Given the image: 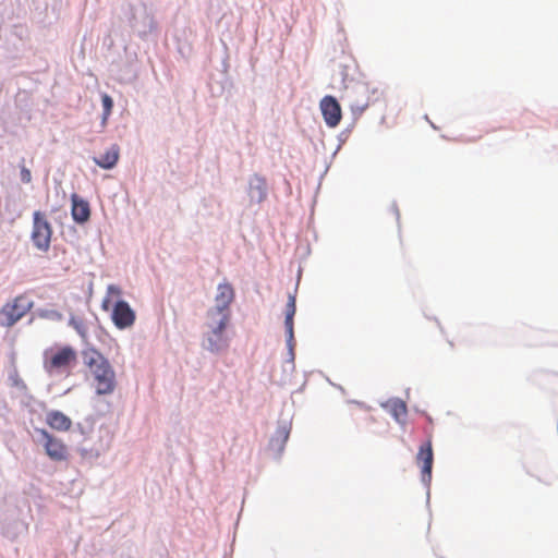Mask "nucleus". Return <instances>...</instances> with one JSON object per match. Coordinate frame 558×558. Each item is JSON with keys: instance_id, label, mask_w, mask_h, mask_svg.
<instances>
[{"instance_id": "1", "label": "nucleus", "mask_w": 558, "mask_h": 558, "mask_svg": "<svg viewBox=\"0 0 558 558\" xmlns=\"http://www.w3.org/2000/svg\"><path fill=\"white\" fill-rule=\"evenodd\" d=\"M126 14L133 34L142 40H149L157 36L158 23L144 2L130 4Z\"/></svg>"}, {"instance_id": "2", "label": "nucleus", "mask_w": 558, "mask_h": 558, "mask_svg": "<svg viewBox=\"0 0 558 558\" xmlns=\"http://www.w3.org/2000/svg\"><path fill=\"white\" fill-rule=\"evenodd\" d=\"M36 437L34 440L44 447L47 457L54 462H62L68 459V448L65 444L48 432L46 428L35 427Z\"/></svg>"}, {"instance_id": "3", "label": "nucleus", "mask_w": 558, "mask_h": 558, "mask_svg": "<svg viewBox=\"0 0 558 558\" xmlns=\"http://www.w3.org/2000/svg\"><path fill=\"white\" fill-rule=\"evenodd\" d=\"M416 462L421 469V482L426 489V505L429 507L433 477L434 451L432 439L427 438L418 448Z\"/></svg>"}, {"instance_id": "4", "label": "nucleus", "mask_w": 558, "mask_h": 558, "mask_svg": "<svg viewBox=\"0 0 558 558\" xmlns=\"http://www.w3.org/2000/svg\"><path fill=\"white\" fill-rule=\"evenodd\" d=\"M51 236L52 227L45 214L39 210L34 211L33 230L31 233L33 245L41 252H47L50 247Z\"/></svg>"}, {"instance_id": "5", "label": "nucleus", "mask_w": 558, "mask_h": 558, "mask_svg": "<svg viewBox=\"0 0 558 558\" xmlns=\"http://www.w3.org/2000/svg\"><path fill=\"white\" fill-rule=\"evenodd\" d=\"M92 372L97 381L96 395L105 396L113 392L116 388V375L107 357L101 356V361L92 368Z\"/></svg>"}, {"instance_id": "6", "label": "nucleus", "mask_w": 558, "mask_h": 558, "mask_svg": "<svg viewBox=\"0 0 558 558\" xmlns=\"http://www.w3.org/2000/svg\"><path fill=\"white\" fill-rule=\"evenodd\" d=\"M34 305L29 296L25 294L17 295L11 303H7L1 314L5 316L3 326L12 327L15 325Z\"/></svg>"}, {"instance_id": "7", "label": "nucleus", "mask_w": 558, "mask_h": 558, "mask_svg": "<svg viewBox=\"0 0 558 558\" xmlns=\"http://www.w3.org/2000/svg\"><path fill=\"white\" fill-rule=\"evenodd\" d=\"M135 319V311L129 302L121 298L117 299L111 306V320L113 325L120 330H125L134 325Z\"/></svg>"}, {"instance_id": "8", "label": "nucleus", "mask_w": 558, "mask_h": 558, "mask_svg": "<svg viewBox=\"0 0 558 558\" xmlns=\"http://www.w3.org/2000/svg\"><path fill=\"white\" fill-rule=\"evenodd\" d=\"M77 360V353L75 349L65 344L58 349L49 359L47 352H45V368L47 372H52L61 368H65Z\"/></svg>"}, {"instance_id": "9", "label": "nucleus", "mask_w": 558, "mask_h": 558, "mask_svg": "<svg viewBox=\"0 0 558 558\" xmlns=\"http://www.w3.org/2000/svg\"><path fill=\"white\" fill-rule=\"evenodd\" d=\"M292 423L290 420L280 418L277 422V428L269 438L268 449L274 452V458L279 460L284 451L286 444L289 440Z\"/></svg>"}, {"instance_id": "10", "label": "nucleus", "mask_w": 558, "mask_h": 558, "mask_svg": "<svg viewBox=\"0 0 558 558\" xmlns=\"http://www.w3.org/2000/svg\"><path fill=\"white\" fill-rule=\"evenodd\" d=\"M235 296L234 289L228 281L220 282L217 287V294L215 298V306L207 311L208 318H216L217 314L222 312L231 313L230 305Z\"/></svg>"}, {"instance_id": "11", "label": "nucleus", "mask_w": 558, "mask_h": 558, "mask_svg": "<svg viewBox=\"0 0 558 558\" xmlns=\"http://www.w3.org/2000/svg\"><path fill=\"white\" fill-rule=\"evenodd\" d=\"M319 109L323 119L329 129H335L340 124L342 119V108L335 96H324L319 101Z\"/></svg>"}, {"instance_id": "12", "label": "nucleus", "mask_w": 558, "mask_h": 558, "mask_svg": "<svg viewBox=\"0 0 558 558\" xmlns=\"http://www.w3.org/2000/svg\"><path fill=\"white\" fill-rule=\"evenodd\" d=\"M28 530V522L15 511L7 513L0 520V533L8 539L14 541Z\"/></svg>"}, {"instance_id": "13", "label": "nucleus", "mask_w": 558, "mask_h": 558, "mask_svg": "<svg viewBox=\"0 0 558 558\" xmlns=\"http://www.w3.org/2000/svg\"><path fill=\"white\" fill-rule=\"evenodd\" d=\"M247 196L251 204H262L268 197V182L264 175L253 173L247 181Z\"/></svg>"}, {"instance_id": "14", "label": "nucleus", "mask_w": 558, "mask_h": 558, "mask_svg": "<svg viewBox=\"0 0 558 558\" xmlns=\"http://www.w3.org/2000/svg\"><path fill=\"white\" fill-rule=\"evenodd\" d=\"M70 201L72 220L78 226H84L90 220L92 209L89 202L77 193H72Z\"/></svg>"}, {"instance_id": "15", "label": "nucleus", "mask_w": 558, "mask_h": 558, "mask_svg": "<svg viewBox=\"0 0 558 558\" xmlns=\"http://www.w3.org/2000/svg\"><path fill=\"white\" fill-rule=\"evenodd\" d=\"M380 407L388 411L391 417L401 426L407 423L408 405L405 401L398 397L389 398L380 403Z\"/></svg>"}, {"instance_id": "16", "label": "nucleus", "mask_w": 558, "mask_h": 558, "mask_svg": "<svg viewBox=\"0 0 558 558\" xmlns=\"http://www.w3.org/2000/svg\"><path fill=\"white\" fill-rule=\"evenodd\" d=\"M120 158V147L118 144H112L104 154L93 157V161L104 170H112Z\"/></svg>"}, {"instance_id": "17", "label": "nucleus", "mask_w": 558, "mask_h": 558, "mask_svg": "<svg viewBox=\"0 0 558 558\" xmlns=\"http://www.w3.org/2000/svg\"><path fill=\"white\" fill-rule=\"evenodd\" d=\"M46 423L54 430L66 432L72 427V420L60 410H51L46 414Z\"/></svg>"}, {"instance_id": "18", "label": "nucleus", "mask_w": 558, "mask_h": 558, "mask_svg": "<svg viewBox=\"0 0 558 558\" xmlns=\"http://www.w3.org/2000/svg\"><path fill=\"white\" fill-rule=\"evenodd\" d=\"M209 319L211 320L209 324L211 333L216 337H221L229 325L231 313L222 312L221 314H217L216 318Z\"/></svg>"}, {"instance_id": "19", "label": "nucleus", "mask_w": 558, "mask_h": 558, "mask_svg": "<svg viewBox=\"0 0 558 558\" xmlns=\"http://www.w3.org/2000/svg\"><path fill=\"white\" fill-rule=\"evenodd\" d=\"M84 350L82 351L83 361L86 366L90 369L98 365L97 360L101 361V352L97 350L94 345H92L88 341L83 342Z\"/></svg>"}, {"instance_id": "20", "label": "nucleus", "mask_w": 558, "mask_h": 558, "mask_svg": "<svg viewBox=\"0 0 558 558\" xmlns=\"http://www.w3.org/2000/svg\"><path fill=\"white\" fill-rule=\"evenodd\" d=\"M296 313V296L289 293L284 310V327L294 326V316Z\"/></svg>"}, {"instance_id": "21", "label": "nucleus", "mask_w": 558, "mask_h": 558, "mask_svg": "<svg viewBox=\"0 0 558 558\" xmlns=\"http://www.w3.org/2000/svg\"><path fill=\"white\" fill-rule=\"evenodd\" d=\"M69 325L75 329L83 342L87 341V328L82 318L71 314L69 317Z\"/></svg>"}, {"instance_id": "22", "label": "nucleus", "mask_w": 558, "mask_h": 558, "mask_svg": "<svg viewBox=\"0 0 558 558\" xmlns=\"http://www.w3.org/2000/svg\"><path fill=\"white\" fill-rule=\"evenodd\" d=\"M220 338L213 333L208 335L204 340V348L211 353H218L222 349Z\"/></svg>"}, {"instance_id": "23", "label": "nucleus", "mask_w": 558, "mask_h": 558, "mask_svg": "<svg viewBox=\"0 0 558 558\" xmlns=\"http://www.w3.org/2000/svg\"><path fill=\"white\" fill-rule=\"evenodd\" d=\"M354 128H355V123L351 122L338 134V136H337L338 146L336 147L335 151L332 153V157H335L337 155V153L341 149L342 145L348 141V138Z\"/></svg>"}, {"instance_id": "24", "label": "nucleus", "mask_w": 558, "mask_h": 558, "mask_svg": "<svg viewBox=\"0 0 558 558\" xmlns=\"http://www.w3.org/2000/svg\"><path fill=\"white\" fill-rule=\"evenodd\" d=\"M35 314L38 317L59 322L62 319V314L57 310H47V308H38L36 310Z\"/></svg>"}, {"instance_id": "25", "label": "nucleus", "mask_w": 558, "mask_h": 558, "mask_svg": "<svg viewBox=\"0 0 558 558\" xmlns=\"http://www.w3.org/2000/svg\"><path fill=\"white\" fill-rule=\"evenodd\" d=\"M369 107V101H366L364 104H352L350 106L351 114H352V121L356 124L357 120L361 118V116L364 113V111Z\"/></svg>"}, {"instance_id": "26", "label": "nucleus", "mask_w": 558, "mask_h": 558, "mask_svg": "<svg viewBox=\"0 0 558 558\" xmlns=\"http://www.w3.org/2000/svg\"><path fill=\"white\" fill-rule=\"evenodd\" d=\"M287 351H295L294 326L284 327Z\"/></svg>"}, {"instance_id": "27", "label": "nucleus", "mask_w": 558, "mask_h": 558, "mask_svg": "<svg viewBox=\"0 0 558 558\" xmlns=\"http://www.w3.org/2000/svg\"><path fill=\"white\" fill-rule=\"evenodd\" d=\"M77 451L83 459L94 460L100 456L99 450L95 448L78 447Z\"/></svg>"}, {"instance_id": "28", "label": "nucleus", "mask_w": 558, "mask_h": 558, "mask_svg": "<svg viewBox=\"0 0 558 558\" xmlns=\"http://www.w3.org/2000/svg\"><path fill=\"white\" fill-rule=\"evenodd\" d=\"M23 494L32 498L33 500L40 498V490L33 483H28L27 485L24 486Z\"/></svg>"}, {"instance_id": "29", "label": "nucleus", "mask_w": 558, "mask_h": 558, "mask_svg": "<svg viewBox=\"0 0 558 558\" xmlns=\"http://www.w3.org/2000/svg\"><path fill=\"white\" fill-rule=\"evenodd\" d=\"M9 379L12 381L13 387H16L20 390L26 389V385L23 379L20 378L16 369L9 374Z\"/></svg>"}, {"instance_id": "30", "label": "nucleus", "mask_w": 558, "mask_h": 558, "mask_svg": "<svg viewBox=\"0 0 558 558\" xmlns=\"http://www.w3.org/2000/svg\"><path fill=\"white\" fill-rule=\"evenodd\" d=\"M294 371H295V364H286V362H283L281 380L283 383H287L288 380H290Z\"/></svg>"}, {"instance_id": "31", "label": "nucleus", "mask_w": 558, "mask_h": 558, "mask_svg": "<svg viewBox=\"0 0 558 558\" xmlns=\"http://www.w3.org/2000/svg\"><path fill=\"white\" fill-rule=\"evenodd\" d=\"M101 106H102V110L112 111L113 106H114V101H113L112 97L106 93H102L101 94Z\"/></svg>"}, {"instance_id": "32", "label": "nucleus", "mask_w": 558, "mask_h": 558, "mask_svg": "<svg viewBox=\"0 0 558 558\" xmlns=\"http://www.w3.org/2000/svg\"><path fill=\"white\" fill-rule=\"evenodd\" d=\"M20 180H21L22 183H25V184H27V183H29L32 181V172L25 166L21 167Z\"/></svg>"}, {"instance_id": "33", "label": "nucleus", "mask_w": 558, "mask_h": 558, "mask_svg": "<svg viewBox=\"0 0 558 558\" xmlns=\"http://www.w3.org/2000/svg\"><path fill=\"white\" fill-rule=\"evenodd\" d=\"M121 293H122V290L117 284H109L107 287V295L106 296H108L109 299H110V296H118L119 298L121 295Z\"/></svg>"}, {"instance_id": "34", "label": "nucleus", "mask_w": 558, "mask_h": 558, "mask_svg": "<svg viewBox=\"0 0 558 558\" xmlns=\"http://www.w3.org/2000/svg\"><path fill=\"white\" fill-rule=\"evenodd\" d=\"M368 93H369V96L367 98V101H369V105L376 102L379 99V97L383 95V93L377 87L368 89Z\"/></svg>"}, {"instance_id": "35", "label": "nucleus", "mask_w": 558, "mask_h": 558, "mask_svg": "<svg viewBox=\"0 0 558 558\" xmlns=\"http://www.w3.org/2000/svg\"><path fill=\"white\" fill-rule=\"evenodd\" d=\"M295 351H287L286 364H295Z\"/></svg>"}, {"instance_id": "36", "label": "nucleus", "mask_w": 558, "mask_h": 558, "mask_svg": "<svg viewBox=\"0 0 558 558\" xmlns=\"http://www.w3.org/2000/svg\"><path fill=\"white\" fill-rule=\"evenodd\" d=\"M74 432H78L84 438H86L89 433L81 423L76 424Z\"/></svg>"}, {"instance_id": "37", "label": "nucleus", "mask_w": 558, "mask_h": 558, "mask_svg": "<svg viewBox=\"0 0 558 558\" xmlns=\"http://www.w3.org/2000/svg\"><path fill=\"white\" fill-rule=\"evenodd\" d=\"M391 211L395 214L398 225H400V211L396 202L391 205Z\"/></svg>"}, {"instance_id": "38", "label": "nucleus", "mask_w": 558, "mask_h": 558, "mask_svg": "<svg viewBox=\"0 0 558 558\" xmlns=\"http://www.w3.org/2000/svg\"><path fill=\"white\" fill-rule=\"evenodd\" d=\"M110 306H111V301H110V299H109L108 296H105V299H104V300H102V302H101V308H102L104 311H109Z\"/></svg>"}, {"instance_id": "39", "label": "nucleus", "mask_w": 558, "mask_h": 558, "mask_svg": "<svg viewBox=\"0 0 558 558\" xmlns=\"http://www.w3.org/2000/svg\"><path fill=\"white\" fill-rule=\"evenodd\" d=\"M112 111L110 110H102V113H101V123L102 124H106L107 123V120L109 119V117L111 116Z\"/></svg>"}, {"instance_id": "40", "label": "nucleus", "mask_w": 558, "mask_h": 558, "mask_svg": "<svg viewBox=\"0 0 558 558\" xmlns=\"http://www.w3.org/2000/svg\"><path fill=\"white\" fill-rule=\"evenodd\" d=\"M416 412H417V413H420L421 415H423V416L427 420V422H428L429 424H432V423H433V418H432V416H430L426 411H421V410H417V409H416Z\"/></svg>"}, {"instance_id": "41", "label": "nucleus", "mask_w": 558, "mask_h": 558, "mask_svg": "<svg viewBox=\"0 0 558 558\" xmlns=\"http://www.w3.org/2000/svg\"><path fill=\"white\" fill-rule=\"evenodd\" d=\"M98 330H99V335L97 336L98 338H100L101 335L109 336L108 332L106 331V329L102 328L100 325L98 326Z\"/></svg>"}, {"instance_id": "42", "label": "nucleus", "mask_w": 558, "mask_h": 558, "mask_svg": "<svg viewBox=\"0 0 558 558\" xmlns=\"http://www.w3.org/2000/svg\"><path fill=\"white\" fill-rule=\"evenodd\" d=\"M335 388L338 389V391H340L342 395H345V389L341 386V385H335Z\"/></svg>"}, {"instance_id": "43", "label": "nucleus", "mask_w": 558, "mask_h": 558, "mask_svg": "<svg viewBox=\"0 0 558 558\" xmlns=\"http://www.w3.org/2000/svg\"><path fill=\"white\" fill-rule=\"evenodd\" d=\"M546 344H548V345H558V341H547Z\"/></svg>"}, {"instance_id": "44", "label": "nucleus", "mask_w": 558, "mask_h": 558, "mask_svg": "<svg viewBox=\"0 0 558 558\" xmlns=\"http://www.w3.org/2000/svg\"><path fill=\"white\" fill-rule=\"evenodd\" d=\"M25 505L27 506V510H28V512H31V506H29V504H28V501H27V500L25 501Z\"/></svg>"}, {"instance_id": "45", "label": "nucleus", "mask_w": 558, "mask_h": 558, "mask_svg": "<svg viewBox=\"0 0 558 558\" xmlns=\"http://www.w3.org/2000/svg\"><path fill=\"white\" fill-rule=\"evenodd\" d=\"M327 381H328L332 387H335V385H336V384H335V383H332V380H330L329 378H327Z\"/></svg>"}, {"instance_id": "46", "label": "nucleus", "mask_w": 558, "mask_h": 558, "mask_svg": "<svg viewBox=\"0 0 558 558\" xmlns=\"http://www.w3.org/2000/svg\"><path fill=\"white\" fill-rule=\"evenodd\" d=\"M53 1V4L57 2V0H52ZM47 5H49V2L47 1Z\"/></svg>"}]
</instances>
